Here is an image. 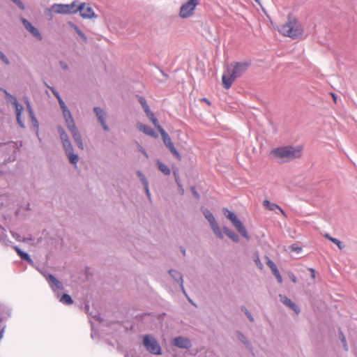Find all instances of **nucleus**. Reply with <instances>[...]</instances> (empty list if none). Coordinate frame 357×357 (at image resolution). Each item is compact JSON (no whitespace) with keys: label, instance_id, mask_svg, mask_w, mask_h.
<instances>
[{"label":"nucleus","instance_id":"nucleus-18","mask_svg":"<svg viewBox=\"0 0 357 357\" xmlns=\"http://www.w3.org/2000/svg\"><path fill=\"white\" fill-rule=\"evenodd\" d=\"M13 104L15 105V112H16V116H17V123L18 124L21 126V127H24V124L21 120V113H22V111L23 109V107L21 105H20L17 100L15 98H14V101H13Z\"/></svg>","mask_w":357,"mask_h":357},{"label":"nucleus","instance_id":"nucleus-39","mask_svg":"<svg viewBox=\"0 0 357 357\" xmlns=\"http://www.w3.org/2000/svg\"><path fill=\"white\" fill-rule=\"evenodd\" d=\"M58 100H59V105L61 106V108L62 109V111L68 109L65 102H63V100L61 99V98L60 96H58Z\"/></svg>","mask_w":357,"mask_h":357},{"label":"nucleus","instance_id":"nucleus-24","mask_svg":"<svg viewBox=\"0 0 357 357\" xmlns=\"http://www.w3.org/2000/svg\"><path fill=\"white\" fill-rule=\"evenodd\" d=\"M69 160L73 164H76L78 161V156L73 153V149L71 150H65Z\"/></svg>","mask_w":357,"mask_h":357},{"label":"nucleus","instance_id":"nucleus-55","mask_svg":"<svg viewBox=\"0 0 357 357\" xmlns=\"http://www.w3.org/2000/svg\"><path fill=\"white\" fill-rule=\"evenodd\" d=\"M103 336H100V335H98V336H91V337L93 339H94L95 337L98 338V339H100V337H102Z\"/></svg>","mask_w":357,"mask_h":357},{"label":"nucleus","instance_id":"nucleus-27","mask_svg":"<svg viewBox=\"0 0 357 357\" xmlns=\"http://www.w3.org/2000/svg\"><path fill=\"white\" fill-rule=\"evenodd\" d=\"M48 280H49V282L51 284L55 285V287L57 289H61L62 287L61 283L56 278H54L53 275H50L49 278H48Z\"/></svg>","mask_w":357,"mask_h":357},{"label":"nucleus","instance_id":"nucleus-47","mask_svg":"<svg viewBox=\"0 0 357 357\" xmlns=\"http://www.w3.org/2000/svg\"><path fill=\"white\" fill-rule=\"evenodd\" d=\"M124 357H137L135 354H130V355L126 351L125 352L124 354Z\"/></svg>","mask_w":357,"mask_h":357},{"label":"nucleus","instance_id":"nucleus-9","mask_svg":"<svg viewBox=\"0 0 357 357\" xmlns=\"http://www.w3.org/2000/svg\"><path fill=\"white\" fill-rule=\"evenodd\" d=\"M143 344L150 353L155 355L161 354V347L153 336H144Z\"/></svg>","mask_w":357,"mask_h":357},{"label":"nucleus","instance_id":"nucleus-57","mask_svg":"<svg viewBox=\"0 0 357 357\" xmlns=\"http://www.w3.org/2000/svg\"><path fill=\"white\" fill-rule=\"evenodd\" d=\"M109 344H110L112 346L114 347V343H113V342H109Z\"/></svg>","mask_w":357,"mask_h":357},{"label":"nucleus","instance_id":"nucleus-17","mask_svg":"<svg viewBox=\"0 0 357 357\" xmlns=\"http://www.w3.org/2000/svg\"><path fill=\"white\" fill-rule=\"evenodd\" d=\"M263 206L269 211H275L276 209H278L284 216H286L285 212L282 209L280 206H279L276 204L270 202L267 199L263 202Z\"/></svg>","mask_w":357,"mask_h":357},{"label":"nucleus","instance_id":"nucleus-10","mask_svg":"<svg viewBox=\"0 0 357 357\" xmlns=\"http://www.w3.org/2000/svg\"><path fill=\"white\" fill-rule=\"evenodd\" d=\"M204 215L206 219L210 223L211 227L213 233L218 238H223V235L222 234V231H221L220 227L218 225L217 222L215 221V219L213 215L208 210L204 211Z\"/></svg>","mask_w":357,"mask_h":357},{"label":"nucleus","instance_id":"nucleus-20","mask_svg":"<svg viewBox=\"0 0 357 357\" xmlns=\"http://www.w3.org/2000/svg\"><path fill=\"white\" fill-rule=\"evenodd\" d=\"M137 176H139L140 181H142V183L144 185V189L146 190V195H148V197H150V192H149V189L148 181H147V180L146 178V177L144 176V175L140 171H137Z\"/></svg>","mask_w":357,"mask_h":357},{"label":"nucleus","instance_id":"nucleus-28","mask_svg":"<svg viewBox=\"0 0 357 357\" xmlns=\"http://www.w3.org/2000/svg\"><path fill=\"white\" fill-rule=\"evenodd\" d=\"M60 301L62 302L63 303L68 304V305L72 304L73 303L71 297L68 294H64L61 296Z\"/></svg>","mask_w":357,"mask_h":357},{"label":"nucleus","instance_id":"nucleus-21","mask_svg":"<svg viewBox=\"0 0 357 357\" xmlns=\"http://www.w3.org/2000/svg\"><path fill=\"white\" fill-rule=\"evenodd\" d=\"M223 231L225 233V234L228 237H229L232 241H234L235 242H238V241H239L238 236L235 232H234L232 230L229 229L227 227H224Z\"/></svg>","mask_w":357,"mask_h":357},{"label":"nucleus","instance_id":"nucleus-5","mask_svg":"<svg viewBox=\"0 0 357 357\" xmlns=\"http://www.w3.org/2000/svg\"><path fill=\"white\" fill-rule=\"evenodd\" d=\"M62 112H63V117H64V119L66 121V124L68 128L69 129V130L70 131L75 142L77 143L78 147L80 149L83 150L84 144L82 143V136L75 126V123L72 117L70 112L69 111L68 109H64Z\"/></svg>","mask_w":357,"mask_h":357},{"label":"nucleus","instance_id":"nucleus-7","mask_svg":"<svg viewBox=\"0 0 357 357\" xmlns=\"http://www.w3.org/2000/svg\"><path fill=\"white\" fill-rule=\"evenodd\" d=\"M77 1H73L70 4L54 3L50 10L57 14H75L77 12Z\"/></svg>","mask_w":357,"mask_h":357},{"label":"nucleus","instance_id":"nucleus-4","mask_svg":"<svg viewBox=\"0 0 357 357\" xmlns=\"http://www.w3.org/2000/svg\"><path fill=\"white\" fill-rule=\"evenodd\" d=\"M149 119L151 121L155 128L158 130V131L160 133L162 141L165 146L168 149V150L171 152V153L178 160H181L182 157L179 152L176 150L174 146V143L172 141L169 135L165 132V130L160 126L158 123L157 118L155 116L154 114L151 111L150 109L144 111Z\"/></svg>","mask_w":357,"mask_h":357},{"label":"nucleus","instance_id":"nucleus-52","mask_svg":"<svg viewBox=\"0 0 357 357\" xmlns=\"http://www.w3.org/2000/svg\"><path fill=\"white\" fill-rule=\"evenodd\" d=\"M52 93H54V95L58 98V96H59V93L54 89H52Z\"/></svg>","mask_w":357,"mask_h":357},{"label":"nucleus","instance_id":"nucleus-37","mask_svg":"<svg viewBox=\"0 0 357 357\" xmlns=\"http://www.w3.org/2000/svg\"><path fill=\"white\" fill-rule=\"evenodd\" d=\"M13 3H15L21 10H24L25 9V6L24 3L21 1V0H11Z\"/></svg>","mask_w":357,"mask_h":357},{"label":"nucleus","instance_id":"nucleus-51","mask_svg":"<svg viewBox=\"0 0 357 357\" xmlns=\"http://www.w3.org/2000/svg\"><path fill=\"white\" fill-rule=\"evenodd\" d=\"M140 151L141 152L143 153V154H144V155L148 158V154L146 153V152L140 146Z\"/></svg>","mask_w":357,"mask_h":357},{"label":"nucleus","instance_id":"nucleus-2","mask_svg":"<svg viewBox=\"0 0 357 357\" xmlns=\"http://www.w3.org/2000/svg\"><path fill=\"white\" fill-rule=\"evenodd\" d=\"M278 31L283 36L291 39L299 38L304 33V29L301 22L291 15H288L287 21L278 27Z\"/></svg>","mask_w":357,"mask_h":357},{"label":"nucleus","instance_id":"nucleus-13","mask_svg":"<svg viewBox=\"0 0 357 357\" xmlns=\"http://www.w3.org/2000/svg\"><path fill=\"white\" fill-rule=\"evenodd\" d=\"M280 301L289 307L291 310H292L296 314H298L300 313V308L298 306L295 304L294 302H292L289 298H287L286 296L284 295H280Z\"/></svg>","mask_w":357,"mask_h":357},{"label":"nucleus","instance_id":"nucleus-45","mask_svg":"<svg viewBox=\"0 0 357 357\" xmlns=\"http://www.w3.org/2000/svg\"><path fill=\"white\" fill-rule=\"evenodd\" d=\"M245 313L246 314V315H247L248 318L250 319V321H254V319H253L251 313L248 310H245Z\"/></svg>","mask_w":357,"mask_h":357},{"label":"nucleus","instance_id":"nucleus-50","mask_svg":"<svg viewBox=\"0 0 357 357\" xmlns=\"http://www.w3.org/2000/svg\"><path fill=\"white\" fill-rule=\"evenodd\" d=\"M331 96H332V98H333V100H334L335 102H336V100H337V96H335V93H331Z\"/></svg>","mask_w":357,"mask_h":357},{"label":"nucleus","instance_id":"nucleus-32","mask_svg":"<svg viewBox=\"0 0 357 357\" xmlns=\"http://www.w3.org/2000/svg\"><path fill=\"white\" fill-rule=\"evenodd\" d=\"M272 273L273 274L275 275V277L276 278L278 282L280 283V284H282L283 280H282V278L278 269V268H275V269L273 270L272 271Z\"/></svg>","mask_w":357,"mask_h":357},{"label":"nucleus","instance_id":"nucleus-58","mask_svg":"<svg viewBox=\"0 0 357 357\" xmlns=\"http://www.w3.org/2000/svg\"><path fill=\"white\" fill-rule=\"evenodd\" d=\"M182 252H183V255H185V250L183 249V250H182Z\"/></svg>","mask_w":357,"mask_h":357},{"label":"nucleus","instance_id":"nucleus-23","mask_svg":"<svg viewBox=\"0 0 357 357\" xmlns=\"http://www.w3.org/2000/svg\"><path fill=\"white\" fill-rule=\"evenodd\" d=\"M123 336H112L113 340L116 343V348L119 351H123L124 347L122 345L123 342Z\"/></svg>","mask_w":357,"mask_h":357},{"label":"nucleus","instance_id":"nucleus-35","mask_svg":"<svg viewBox=\"0 0 357 357\" xmlns=\"http://www.w3.org/2000/svg\"><path fill=\"white\" fill-rule=\"evenodd\" d=\"M266 258H267L266 264L271 268V270L272 271L273 270L275 269V268H277V266L268 257H266Z\"/></svg>","mask_w":357,"mask_h":357},{"label":"nucleus","instance_id":"nucleus-44","mask_svg":"<svg viewBox=\"0 0 357 357\" xmlns=\"http://www.w3.org/2000/svg\"><path fill=\"white\" fill-rule=\"evenodd\" d=\"M289 277L294 283L297 282V278L292 273H289Z\"/></svg>","mask_w":357,"mask_h":357},{"label":"nucleus","instance_id":"nucleus-41","mask_svg":"<svg viewBox=\"0 0 357 357\" xmlns=\"http://www.w3.org/2000/svg\"><path fill=\"white\" fill-rule=\"evenodd\" d=\"M255 262L256 265L257 266V267L260 270H261L263 268V264L261 262V261H260V259H259L258 256L255 259Z\"/></svg>","mask_w":357,"mask_h":357},{"label":"nucleus","instance_id":"nucleus-56","mask_svg":"<svg viewBox=\"0 0 357 357\" xmlns=\"http://www.w3.org/2000/svg\"><path fill=\"white\" fill-rule=\"evenodd\" d=\"M29 113H30V115L33 117V112H32L31 109H29Z\"/></svg>","mask_w":357,"mask_h":357},{"label":"nucleus","instance_id":"nucleus-43","mask_svg":"<svg viewBox=\"0 0 357 357\" xmlns=\"http://www.w3.org/2000/svg\"><path fill=\"white\" fill-rule=\"evenodd\" d=\"M341 341L343 344L344 349H345V351H347L348 350V344L347 343L345 336H341Z\"/></svg>","mask_w":357,"mask_h":357},{"label":"nucleus","instance_id":"nucleus-11","mask_svg":"<svg viewBox=\"0 0 357 357\" xmlns=\"http://www.w3.org/2000/svg\"><path fill=\"white\" fill-rule=\"evenodd\" d=\"M76 10L80 13V15L83 18L91 19L96 17V15L89 3H82L79 6H77Z\"/></svg>","mask_w":357,"mask_h":357},{"label":"nucleus","instance_id":"nucleus-33","mask_svg":"<svg viewBox=\"0 0 357 357\" xmlns=\"http://www.w3.org/2000/svg\"><path fill=\"white\" fill-rule=\"evenodd\" d=\"M22 22L25 29L30 32V31L34 27L28 20L26 19H22Z\"/></svg>","mask_w":357,"mask_h":357},{"label":"nucleus","instance_id":"nucleus-25","mask_svg":"<svg viewBox=\"0 0 357 357\" xmlns=\"http://www.w3.org/2000/svg\"><path fill=\"white\" fill-rule=\"evenodd\" d=\"M69 25L76 31V33L84 40L86 41V37L84 33L78 28V26L72 22L68 23Z\"/></svg>","mask_w":357,"mask_h":357},{"label":"nucleus","instance_id":"nucleus-12","mask_svg":"<svg viewBox=\"0 0 357 357\" xmlns=\"http://www.w3.org/2000/svg\"><path fill=\"white\" fill-rule=\"evenodd\" d=\"M173 344L183 349H189L192 346L190 340L185 336H177L174 339Z\"/></svg>","mask_w":357,"mask_h":357},{"label":"nucleus","instance_id":"nucleus-19","mask_svg":"<svg viewBox=\"0 0 357 357\" xmlns=\"http://www.w3.org/2000/svg\"><path fill=\"white\" fill-rule=\"evenodd\" d=\"M156 164L158 165V169L162 174H164L165 176L170 175L171 170H170V169L169 168V167L167 165H165V163H163L162 162H161L159 160H156Z\"/></svg>","mask_w":357,"mask_h":357},{"label":"nucleus","instance_id":"nucleus-46","mask_svg":"<svg viewBox=\"0 0 357 357\" xmlns=\"http://www.w3.org/2000/svg\"><path fill=\"white\" fill-rule=\"evenodd\" d=\"M309 271H310V273H311V277H312V279H314V278H315V271H314V268H309Z\"/></svg>","mask_w":357,"mask_h":357},{"label":"nucleus","instance_id":"nucleus-34","mask_svg":"<svg viewBox=\"0 0 357 357\" xmlns=\"http://www.w3.org/2000/svg\"><path fill=\"white\" fill-rule=\"evenodd\" d=\"M239 337H240L241 342H242L243 344H245V345L246 346V347L248 349H251L250 344L249 342L247 340V336H239Z\"/></svg>","mask_w":357,"mask_h":357},{"label":"nucleus","instance_id":"nucleus-40","mask_svg":"<svg viewBox=\"0 0 357 357\" xmlns=\"http://www.w3.org/2000/svg\"><path fill=\"white\" fill-rule=\"evenodd\" d=\"M58 100H59V105L61 106V108L62 109V111L68 109L65 102H63V100L61 99V98L60 96H58Z\"/></svg>","mask_w":357,"mask_h":357},{"label":"nucleus","instance_id":"nucleus-36","mask_svg":"<svg viewBox=\"0 0 357 357\" xmlns=\"http://www.w3.org/2000/svg\"><path fill=\"white\" fill-rule=\"evenodd\" d=\"M331 242L337 245L339 249L342 250L344 248V245H342V242L338 239L334 238L333 239H331Z\"/></svg>","mask_w":357,"mask_h":357},{"label":"nucleus","instance_id":"nucleus-42","mask_svg":"<svg viewBox=\"0 0 357 357\" xmlns=\"http://www.w3.org/2000/svg\"><path fill=\"white\" fill-rule=\"evenodd\" d=\"M0 59L2 60V61L6 63V65H8L9 64V61L8 59L6 57V56L1 52H0Z\"/></svg>","mask_w":357,"mask_h":357},{"label":"nucleus","instance_id":"nucleus-15","mask_svg":"<svg viewBox=\"0 0 357 357\" xmlns=\"http://www.w3.org/2000/svg\"><path fill=\"white\" fill-rule=\"evenodd\" d=\"M137 128L144 134L154 138L158 137V134L150 126H146L140 122L137 123Z\"/></svg>","mask_w":357,"mask_h":357},{"label":"nucleus","instance_id":"nucleus-26","mask_svg":"<svg viewBox=\"0 0 357 357\" xmlns=\"http://www.w3.org/2000/svg\"><path fill=\"white\" fill-rule=\"evenodd\" d=\"M15 250L18 254V255L21 257V259L26 260L28 261H31L29 255L26 252H22L18 247H15Z\"/></svg>","mask_w":357,"mask_h":357},{"label":"nucleus","instance_id":"nucleus-31","mask_svg":"<svg viewBox=\"0 0 357 357\" xmlns=\"http://www.w3.org/2000/svg\"><path fill=\"white\" fill-rule=\"evenodd\" d=\"M272 273L273 274L275 275V277L276 278L278 282L280 283V284H282L283 280H282V278L278 269V268H275V269L273 270L272 271Z\"/></svg>","mask_w":357,"mask_h":357},{"label":"nucleus","instance_id":"nucleus-49","mask_svg":"<svg viewBox=\"0 0 357 357\" xmlns=\"http://www.w3.org/2000/svg\"><path fill=\"white\" fill-rule=\"evenodd\" d=\"M202 101L205 102H206V104H208V105H211V102H210L207 98H202Z\"/></svg>","mask_w":357,"mask_h":357},{"label":"nucleus","instance_id":"nucleus-59","mask_svg":"<svg viewBox=\"0 0 357 357\" xmlns=\"http://www.w3.org/2000/svg\"><path fill=\"white\" fill-rule=\"evenodd\" d=\"M2 333H3V331H1L0 332V335H1V334H2Z\"/></svg>","mask_w":357,"mask_h":357},{"label":"nucleus","instance_id":"nucleus-29","mask_svg":"<svg viewBox=\"0 0 357 357\" xmlns=\"http://www.w3.org/2000/svg\"><path fill=\"white\" fill-rule=\"evenodd\" d=\"M30 33L35 37L38 40H42V36L40 33V31H38V29H36V27H33L31 31H30Z\"/></svg>","mask_w":357,"mask_h":357},{"label":"nucleus","instance_id":"nucleus-48","mask_svg":"<svg viewBox=\"0 0 357 357\" xmlns=\"http://www.w3.org/2000/svg\"><path fill=\"white\" fill-rule=\"evenodd\" d=\"M324 237L327 239H328L329 241H331V239H333L334 238L331 236L329 234H326L324 235Z\"/></svg>","mask_w":357,"mask_h":357},{"label":"nucleus","instance_id":"nucleus-30","mask_svg":"<svg viewBox=\"0 0 357 357\" xmlns=\"http://www.w3.org/2000/svg\"><path fill=\"white\" fill-rule=\"evenodd\" d=\"M138 100H139V102H140L142 107H143L144 111H146V109H150V107H149V105L147 104L146 100H145L144 98L139 96Z\"/></svg>","mask_w":357,"mask_h":357},{"label":"nucleus","instance_id":"nucleus-22","mask_svg":"<svg viewBox=\"0 0 357 357\" xmlns=\"http://www.w3.org/2000/svg\"><path fill=\"white\" fill-rule=\"evenodd\" d=\"M169 274L174 278V279L178 282H180V285L181 288L183 289V279L180 274V273L174 271V270H170Z\"/></svg>","mask_w":357,"mask_h":357},{"label":"nucleus","instance_id":"nucleus-1","mask_svg":"<svg viewBox=\"0 0 357 357\" xmlns=\"http://www.w3.org/2000/svg\"><path fill=\"white\" fill-rule=\"evenodd\" d=\"M250 66L248 61L235 62L229 65L222 75V85L228 89L237 77L244 74Z\"/></svg>","mask_w":357,"mask_h":357},{"label":"nucleus","instance_id":"nucleus-6","mask_svg":"<svg viewBox=\"0 0 357 357\" xmlns=\"http://www.w3.org/2000/svg\"><path fill=\"white\" fill-rule=\"evenodd\" d=\"M223 211L225 215L231 222L236 229L241 234L242 236L248 240L250 238L249 235L243 223L238 218L236 215L227 208H224Z\"/></svg>","mask_w":357,"mask_h":357},{"label":"nucleus","instance_id":"nucleus-53","mask_svg":"<svg viewBox=\"0 0 357 357\" xmlns=\"http://www.w3.org/2000/svg\"><path fill=\"white\" fill-rule=\"evenodd\" d=\"M192 190H193V193H194L195 196H196L197 197H199V195H198V193L195 190V188H192Z\"/></svg>","mask_w":357,"mask_h":357},{"label":"nucleus","instance_id":"nucleus-38","mask_svg":"<svg viewBox=\"0 0 357 357\" xmlns=\"http://www.w3.org/2000/svg\"><path fill=\"white\" fill-rule=\"evenodd\" d=\"M290 248L292 251H295L297 252H301L302 250L301 247H300L296 243L292 244Z\"/></svg>","mask_w":357,"mask_h":357},{"label":"nucleus","instance_id":"nucleus-14","mask_svg":"<svg viewBox=\"0 0 357 357\" xmlns=\"http://www.w3.org/2000/svg\"><path fill=\"white\" fill-rule=\"evenodd\" d=\"M58 130L59 132L61 139L63 142V146L64 149L68 150V151L71 150L72 144H71L70 140L68 139V135L65 132L64 129L61 127H59Z\"/></svg>","mask_w":357,"mask_h":357},{"label":"nucleus","instance_id":"nucleus-16","mask_svg":"<svg viewBox=\"0 0 357 357\" xmlns=\"http://www.w3.org/2000/svg\"><path fill=\"white\" fill-rule=\"evenodd\" d=\"M93 110L103 129L107 131L109 129L105 123V113L99 107H95Z\"/></svg>","mask_w":357,"mask_h":357},{"label":"nucleus","instance_id":"nucleus-8","mask_svg":"<svg viewBox=\"0 0 357 357\" xmlns=\"http://www.w3.org/2000/svg\"><path fill=\"white\" fill-rule=\"evenodd\" d=\"M200 0H188L183 3L179 11V16L181 18H188L192 16Z\"/></svg>","mask_w":357,"mask_h":357},{"label":"nucleus","instance_id":"nucleus-54","mask_svg":"<svg viewBox=\"0 0 357 357\" xmlns=\"http://www.w3.org/2000/svg\"><path fill=\"white\" fill-rule=\"evenodd\" d=\"M174 174L175 178H176V181L178 183V179H177V173H176V171H174Z\"/></svg>","mask_w":357,"mask_h":357},{"label":"nucleus","instance_id":"nucleus-3","mask_svg":"<svg viewBox=\"0 0 357 357\" xmlns=\"http://www.w3.org/2000/svg\"><path fill=\"white\" fill-rule=\"evenodd\" d=\"M302 152L303 147L301 146H284L273 149L270 152V156L284 162L300 158Z\"/></svg>","mask_w":357,"mask_h":357}]
</instances>
